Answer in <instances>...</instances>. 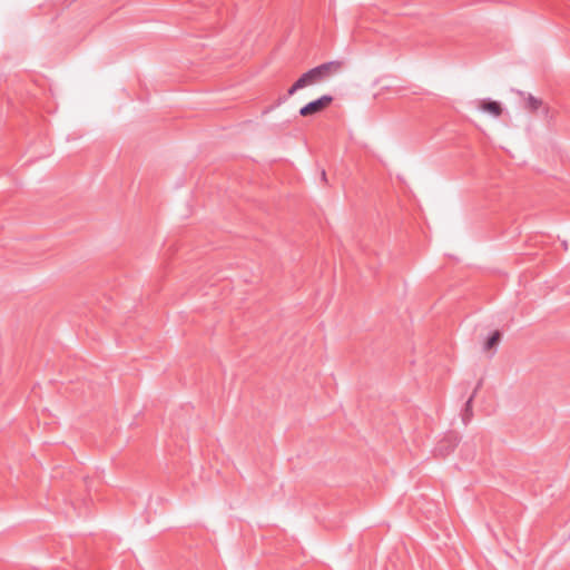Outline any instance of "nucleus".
Returning <instances> with one entry per match:
<instances>
[{
    "label": "nucleus",
    "instance_id": "7",
    "mask_svg": "<svg viewBox=\"0 0 570 570\" xmlns=\"http://www.w3.org/2000/svg\"><path fill=\"white\" fill-rule=\"evenodd\" d=\"M543 106V102L540 98L529 95L525 98V108L530 111H537Z\"/></svg>",
    "mask_w": 570,
    "mask_h": 570
},
{
    "label": "nucleus",
    "instance_id": "4",
    "mask_svg": "<svg viewBox=\"0 0 570 570\" xmlns=\"http://www.w3.org/2000/svg\"><path fill=\"white\" fill-rule=\"evenodd\" d=\"M479 109L491 118H499L504 112L502 102L492 99H482L479 101Z\"/></svg>",
    "mask_w": 570,
    "mask_h": 570
},
{
    "label": "nucleus",
    "instance_id": "8",
    "mask_svg": "<svg viewBox=\"0 0 570 570\" xmlns=\"http://www.w3.org/2000/svg\"><path fill=\"white\" fill-rule=\"evenodd\" d=\"M321 176H322V180H323L324 183H326V181H327V178H326V171H325L324 169H322Z\"/></svg>",
    "mask_w": 570,
    "mask_h": 570
},
{
    "label": "nucleus",
    "instance_id": "1",
    "mask_svg": "<svg viewBox=\"0 0 570 570\" xmlns=\"http://www.w3.org/2000/svg\"><path fill=\"white\" fill-rule=\"evenodd\" d=\"M342 69L341 61H328L303 72L288 88V96H294L298 90L315 86Z\"/></svg>",
    "mask_w": 570,
    "mask_h": 570
},
{
    "label": "nucleus",
    "instance_id": "6",
    "mask_svg": "<svg viewBox=\"0 0 570 570\" xmlns=\"http://www.w3.org/2000/svg\"><path fill=\"white\" fill-rule=\"evenodd\" d=\"M502 338V334L500 331H494L489 337L488 340L485 341L484 345H483V350L484 351H491L493 348H495L498 346V344L500 343Z\"/></svg>",
    "mask_w": 570,
    "mask_h": 570
},
{
    "label": "nucleus",
    "instance_id": "5",
    "mask_svg": "<svg viewBox=\"0 0 570 570\" xmlns=\"http://www.w3.org/2000/svg\"><path fill=\"white\" fill-rule=\"evenodd\" d=\"M482 385V381H479L476 387L474 389L473 393L471 394V396L466 400L465 404H464V410H463V414H462V421L463 423L466 425L472 416H473V412H472V402H473V399L478 392V390L480 389V386Z\"/></svg>",
    "mask_w": 570,
    "mask_h": 570
},
{
    "label": "nucleus",
    "instance_id": "3",
    "mask_svg": "<svg viewBox=\"0 0 570 570\" xmlns=\"http://www.w3.org/2000/svg\"><path fill=\"white\" fill-rule=\"evenodd\" d=\"M332 102V97L322 96L321 98L308 102L304 107L299 109V115L302 117H311L324 111Z\"/></svg>",
    "mask_w": 570,
    "mask_h": 570
},
{
    "label": "nucleus",
    "instance_id": "2",
    "mask_svg": "<svg viewBox=\"0 0 570 570\" xmlns=\"http://www.w3.org/2000/svg\"><path fill=\"white\" fill-rule=\"evenodd\" d=\"M459 444V436L456 433H448L442 440L438 442L434 448V455L445 458L452 453Z\"/></svg>",
    "mask_w": 570,
    "mask_h": 570
}]
</instances>
